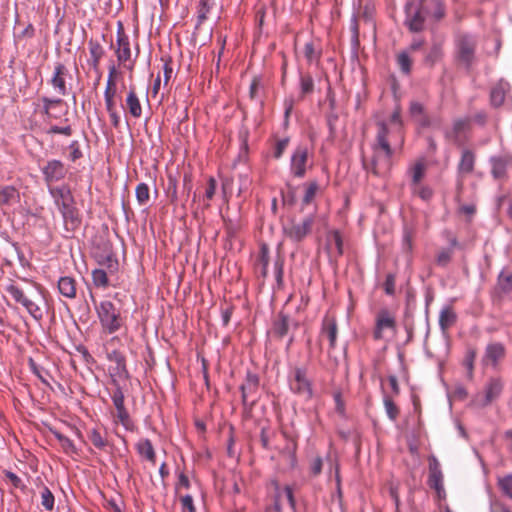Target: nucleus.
<instances>
[{
    "instance_id": "1",
    "label": "nucleus",
    "mask_w": 512,
    "mask_h": 512,
    "mask_svg": "<svg viewBox=\"0 0 512 512\" xmlns=\"http://www.w3.org/2000/svg\"><path fill=\"white\" fill-rule=\"evenodd\" d=\"M377 134L375 142L372 145L373 156L368 163L363 158V167L376 176H383L387 174L392 167L393 149L389 140L391 133L388 125L380 121L377 123Z\"/></svg>"
},
{
    "instance_id": "2",
    "label": "nucleus",
    "mask_w": 512,
    "mask_h": 512,
    "mask_svg": "<svg viewBox=\"0 0 512 512\" xmlns=\"http://www.w3.org/2000/svg\"><path fill=\"white\" fill-rule=\"evenodd\" d=\"M30 289H23L16 284H10L6 287V292L19 304H21L27 312L35 319L43 318V309L41 304L44 303L42 288L30 282Z\"/></svg>"
},
{
    "instance_id": "3",
    "label": "nucleus",
    "mask_w": 512,
    "mask_h": 512,
    "mask_svg": "<svg viewBox=\"0 0 512 512\" xmlns=\"http://www.w3.org/2000/svg\"><path fill=\"white\" fill-rule=\"evenodd\" d=\"M476 37L467 33H458L455 37V59L466 70H470L476 61Z\"/></svg>"
},
{
    "instance_id": "4",
    "label": "nucleus",
    "mask_w": 512,
    "mask_h": 512,
    "mask_svg": "<svg viewBox=\"0 0 512 512\" xmlns=\"http://www.w3.org/2000/svg\"><path fill=\"white\" fill-rule=\"evenodd\" d=\"M290 390L305 400L313 397V384L307 375V369L295 367L289 378Z\"/></svg>"
},
{
    "instance_id": "5",
    "label": "nucleus",
    "mask_w": 512,
    "mask_h": 512,
    "mask_svg": "<svg viewBox=\"0 0 512 512\" xmlns=\"http://www.w3.org/2000/svg\"><path fill=\"white\" fill-rule=\"evenodd\" d=\"M96 311L102 326L109 333H114L120 329L122 325L120 312L111 301L105 300L100 302L96 306Z\"/></svg>"
},
{
    "instance_id": "6",
    "label": "nucleus",
    "mask_w": 512,
    "mask_h": 512,
    "mask_svg": "<svg viewBox=\"0 0 512 512\" xmlns=\"http://www.w3.org/2000/svg\"><path fill=\"white\" fill-rule=\"evenodd\" d=\"M314 218L307 216L302 221L291 219L283 226L284 235L293 242H301L312 231Z\"/></svg>"
},
{
    "instance_id": "7",
    "label": "nucleus",
    "mask_w": 512,
    "mask_h": 512,
    "mask_svg": "<svg viewBox=\"0 0 512 512\" xmlns=\"http://www.w3.org/2000/svg\"><path fill=\"white\" fill-rule=\"evenodd\" d=\"M298 327V322L291 319V317L285 314L283 311L279 312L275 317L271 333L277 339H283L286 336H289L288 346L292 344L294 341V336L289 334L291 328L296 329Z\"/></svg>"
},
{
    "instance_id": "8",
    "label": "nucleus",
    "mask_w": 512,
    "mask_h": 512,
    "mask_svg": "<svg viewBox=\"0 0 512 512\" xmlns=\"http://www.w3.org/2000/svg\"><path fill=\"white\" fill-rule=\"evenodd\" d=\"M503 381L500 377H491L484 387V394L477 395L475 399L476 405L486 407L496 400L503 391Z\"/></svg>"
},
{
    "instance_id": "9",
    "label": "nucleus",
    "mask_w": 512,
    "mask_h": 512,
    "mask_svg": "<svg viewBox=\"0 0 512 512\" xmlns=\"http://www.w3.org/2000/svg\"><path fill=\"white\" fill-rule=\"evenodd\" d=\"M396 318L392 312L388 309H381L375 317V327L373 330V338L378 341L383 339L384 331L391 330L392 332L396 331Z\"/></svg>"
},
{
    "instance_id": "10",
    "label": "nucleus",
    "mask_w": 512,
    "mask_h": 512,
    "mask_svg": "<svg viewBox=\"0 0 512 512\" xmlns=\"http://www.w3.org/2000/svg\"><path fill=\"white\" fill-rule=\"evenodd\" d=\"M472 128L471 117H459L453 120L452 127L445 132V137L454 144L461 145L466 133Z\"/></svg>"
},
{
    "instance_id": "11",
    "label": "nucleus",
    "mask_w": 512,
    "mask_h": 512,
    "mask_svg": "<svg viewBox=\"0 0 512 512\" xmlns=\"http://www.w3.org/2000/svg\"><path fill=\"white\" fill-rule=\"evenodd\" d=\"M429 462V475H428V485L431 489H434L439 497H442L444 494V486H443V473L441 470L440 463L438 459L431 455L428 458Z\"/></svg>"
},
{
    "instance_id": "12",
    "label": "nucleus",
    "mask_w": 512,
    "mask_h": 512,
    "mask_svg": "<svg viewBox=\"0 0 512 512\" xmlns=\"http://www.w3.org/2000/svg\"><path fill=\"white\" fill-rule=\"evenodd\" d=\"M491 174L496 180H504L512 170V155L503 154L490 159Z\"/></svg>"
},
{
    "instance_id": "13",
    "label": "nucleus",
    "mask_w": 512,
    "mask_h": 512,
    "mask_svg": "<svg viewBox=\"0 0 512 512\" xmlns=\"http://www.w3.org/2000/svg\"><path fill=\"white\" fill-rule=\"evenodd\" d=\"M406 14V24L413 32H419L423 30L426 18L430 17L429 15L425 14V11L420 5L416 6L413 4H407Z\"/></svg>"
},
{
    "instance_id": "14",
    "label": "nucleus",
    "mask_w": 512,
    "mask_h": 512,
    "mask_svg": "<svg viewBox=\"0 0 512 512\" xmlns=\"http://www.w3.org/2000/svg\"><path fill=\"white\" fill-rule=\"evenodd\" d=\"M506 356V348L500 342L489 343L485 348L482 362L485 365H491L496 368L501 360Z\"/></svg>"
},
{
    "instance_id": "15",
    "label": "nucleus",
    "mask_w": 512,
    "mask_h": 512,
    "mask_svg": "<svg viewBox=\"0 0 512 512\" xmlns=\"http://www.w3.org/2000/svg\"><path fill=\"white\" fill-rule=\"evenodd\" d=\"M42 173L46 183L51 184L62 180L65 177L67 170L60 160L54 159L47 162V164L42 168Z\"/></svg>"
},
{
    "instance_id": "16",
    "label": "nucleus",
    "mask_w": 512,
    "mask_h": 512,
    "mask_svg": "<svg viewBox=\"0 0 512 512\" xmlns=\"http://www.w3.org/2000/svg\"><path fill=\"white\" fill-rule=\"evenodd\" d=\"M308 160V149L305 146H298L291 158V172L295 177L302 178L306 173Z\"/></svg>"
},
{
    "instance_id": "17",
    "label": "nucleus",
    "mask_w": 512,
    "mask_h": 512,
    "mask_svg": "<svg viewBox=\"0 0 512 512\" xmlns=\"http://www.w3.org/2000/svg\"><path fill=\"white\" fill-rule=\"evenodd\" d=\"M337 335L338 326L336 319L333 316L326 315L322 321L320 337H326L329 341V347L334 349L336 347Z\"/></svg>"
},
{
    "instance_id": "18",
    "label": "nucleus",
    "mask_w": 512,
    "mask_h": 512,
    "mask_svg": "<svg viewBox=\"0 0 512 512\" xmlns=\"http://www.w3.org/2000/svg\"><path fill=\"white\" fill-rule=\"evenodd\" d=\"M326 249L330 259H337L343 255V239L339 231L335 230L327 235Z\"/></svg>"
},
{
    "instance_id": "19",
    "label": "nucleus",
    "mask_w": 512,
    "mask_h": 512,
    "mask_svg": "<svg viewBox=\"0 0 512 512\" xmlns=\"http://www.w3.org/2000/svg\"><path fill=\"white\" fill-rule=\"evenodd\" d=\"M65 228L68 231H75L81 225V217L75 203L60 208Z\"/></svg>"
},
{
    "instance_id": "20",
    "label": "nucleus",
    "mask_w": 512,
    "mask_h": 512,
    "mask_svg": "<svg viewBox=\"0 0 512 512\" xmlns=\"http://www.w3.org/2000/svg\"><path fill=\"white\" fill-rule=\"evenodd\" d=\"M117 45L116 50L117 59L120 63H126L131 57L130 43L127 35L124 33L122 24H119L117 32Z\"/></svg>"
},
{
    "instance_id": "21",
    "label": "nucleus",
    "mask_w": 512,
    "mask_h": 512,
    "mask_svg": "<svg viewBox=\"0 0 512 512\" xmlns=\"http://www.w3.org/2000/svg\"><path fill=\"white\" fill-rule=\"evenodd\" d=\"M68 73L67 68L62 63H57L54 68V74L51 79V85L58 91L61 96L67 94L66 88V75Z\"/></svg>"
},
{
    "instance_id": "22",
    "label": "nucleus",
    "mask_w": 512,
    "mask_h": 512,
    "mask_svg": "<svg viewBox=\"0 0 512 512\" xmlns=\"http://www.w3.org/2000/svg\"><path fill=\"white\" fill-rule=\"evenodd\" d=\"M476 156L470 149H463L458 163V174L460 177L470 175L474 171Z\"/></svg>"
},
{
    "instance_id": "23",
    "label": "nucleus",
    "mask_w": 512,
    "mask_h": 512,
    "mask_svg": "<svg viewBox=\"0 0 512 512\" xmlns=\"http://www.w3.org/2000/svg\"><path fill=\"white\" fill-rule=\"evenodd\" d=\"M435 20H440L445 16V6L443 0H421L419 4Z\"/></svg>"
},
{
    "instance_id": "24",
    "label": "nucleus",
    "mask_w": 512,
    "mask_h": 512,
    "mask_svg": "<svg viewBox=\"0 0 512 512\" xmlns=\"http://www.w3.org/2000/svg\"><path fill=\"white\" fill-rule=\"evenodd\" d=\"M510 91V84L505 80L498 81L490 92L491 105L499 107L504 103L506 94Z\"/></svg>"
},
{
    "instance_id": "25",
    "label": "nucleus",
    "mask_w": 512,
    "mask_h": 512,
    "mask_svg": "<svg viewBox=\"0 0 512 512\" xmlns=\"http://www.w3.org/2000/svg\"><path fill=\"white\" fill-rule=\"evenodd\" d=\"M259 387V378L256 374L247 373L246 379L244 383L241 385L240 389L242 392V401L243 404H247L249 396L255 394Z\"/></svg>"
},
{
    "instance_id": "26",
    "label": "nucleus",
    "mask_w": 512,
    "mask_h": 512,
    "mask_svg": "<svg viewBox=\"0 0 512 512\" xmlns=\"http://www.w3.org/2000/svg\"><path fill=\"white\" fill-rule=\"evenodd\" d=\"M50 192L52 196L55 198V202L58 205L59 209L65 207L66 205L69 206L75 203L74 197L67 186L51 189Z\"/></svg>"
},
{
    "instance_id": "27",
    "label": "nucleus",
    "mask_w": 512,
    "mask_h": 512,
    "mask_svg": "<svg viewBox=\"0 0 512 512\" xmlns=\"http://www.w3.org/2000/svg\"><path fill=\"white\" fill-rule=\"evenodd\" d=\"M88 48L90 52L89 64L95 71H98L100 60L104 55V49L98 41L93 39L89 40Z\"/></svg>"
},
{
    "instance_id": "28",
    "label": "nucleus",
    "mask_w": 512,
    "mask_h": 512,
    "mask_svg": "<svg viewBox=\"0 0 512 512\" xmlns=\"http://www.w3.org/2000/svg\"><path fill=\"white\" fill-rule=\"evenodd\" d=\"M20 200V193L14 186L0 188V206H10Z\"/></svg>"
},
{
    "instance_id": "29",
    "label": "nucleus",
    "mask_w": 512,
    "mask_h": 512,
    "mask_svg": "<svg viewBox=\"0 0 512 512\" xmlns=\"http://www.w3.org/2000/svg\"><path fill=\"white\" fill-rule=\"evenodd\" d=\"M107 358L109 361L115 363L114 372L118 376H128V371L126 368V361L123 354L118 350H113L107 354Z\"/></svg>"
},
{
    "instance_id": "30",
    "label": "nucleus",
    "mask_w": 512,
    "mask_h": 512,
    "mask_svg": "<svg viewBox=\"0 0 512 512\" xmlns=\"http://www.w3.org/2000/svg\"><path fill=\"white\" fill-rule=\"evenodd\" d=\"M58 290L64 297L73 299L76 297V281L69 276L61 277L58 281Z\"/></svg>"
},
{
    "instance_id": "31",
    "label": "nucleus",
    "mask_w": 512,
    "mask_h": 512,
    "mask_svg": "<svg viewBox=\"0 0 512 512\" xmlns=\"http://www.w3.org/2000/svg\"><path fill=\"white\" fill-rule=\"evenodd\" d=\"M126 108L134 118H140L142 115V107L134 88H131L126 97Z\"/></svg>"
},
{
    "instance_id": "32",
    "label": "nucleus",
    "mask_w": 512,
    "mask_h": 512,
    "mask_svg": "<svg viewBox=\"0 0 512 512\" xmlns=\"http://www.w3.org/2000/svg\"><path fill=\"white\" fill-rule=\"evenodd\" d=\"M426 172V164L424 160H418L408 169V173L411 176V186H417L424 178Z\"/></svg>"
},
{
    "instance_id": "33",
    "label": "nucleus",
    "mask_w": 512,
    "mask_h": 512,
    "mask_svg": "<svg viewBox=\"0 0 512 512\" xmlns=\"http://www.w3.org/2000/svg\"><path fill=\"white\" fill-rule=\"evenodd\" d=\"M443 57V49L441 43H434L429 50L427 51L424 57V63L433 67L437 62H439Z\"/></svg>"
},
{
    "instance_id": "34",
    "label": "nucleus",
    "mask_w": 512,
    "mask_h": 512,
    "mask_svg": "<svg viewBox=\"0 0 512 512\" xmlns=\"http://www.w3.org/2000/svg\"><path fill=\"white\" fill-rule=\"evenodd\" d=\"M137 450L141 456L145 457L150 462L155 463V451L150 440L144 439L140 441L137 444Z\"/></svg>"
},
{
    "instance_id": "35",
    "label": "nucleus",
    "mask_w": 512,
    "mask_h": 512,
    "mask_svg": "<svg viewBox=\"0 0 512 512\" xmlns=\"http://www.w3.org/2000/svg\"><path fill=\"white\" fill-rule=\"evenodd\" d=\"M496 289L499 293L508 294L512 291V273L501 272L498 276Z\"/></svg>"
},
{
    "instance_id": "36",
    "label": "nucleus",
    "mask_w": 512,
    "mask_h": 512,
    "mask_svg": "<svg viewBox=\"0 0 512 512\" xmlns=\"http://www.w3.org/2000/svg\"><path fill=\"white\" fill-rule=\"evenodd\" d=\"M383 403L387 416L389 417L390 420L395 421L399 416L400 410L394 403L392 397L389 395H384Z\"/></svg>"
},
{
    "instance_id": "37",
    "label": "nucleus",
    "mask_w": 512,
    "mask_h": 512,
    "mask_svg": "<svg viewBox=\"0 0 512 512\" xmlns=\"http://www.w3.org/2000/svg\"><path fill=\"white\" fill-rule=\"evenodd\" d=\"M456 321V315L450 308H445L439 316V324L443 330L452 326Z\"/></svg>"
},
{
    "instance_id": "38",
    "label": "nucleus",
    "mask_w": 512,
    "mask_h": 512,
    "mask_svg": "<svg viewBox=\"0 0 512 512\" xmlns=\"http://www.w3.org/2000/svg\"><path fill=\"white\" fill-rule=\"evenodd\" d=\"M414 231L409 226H404L402 237L403 251L409 254L413 248Z\"/></svg>"
},
{
    "instance_id": "39",
    "label": "nucleus",
    "mask_w": 512,
    "mask_h": 512,
    "mask_svg": "<svg viewBox=\"0 0 512 512\" xmlns=\"http://www.w3.org/2000/svg\"><path fill=\"white\" fill-rule=\"evenodd\" d=\"M390 123L394 126V132L398 135L400 146H402L404 140L402 135V120L399 108H396L390 116Z\"/></svg>"
},
{
    "instance_id": "40",
    "label": "nucleus",
    "mask_w": 512,
    "mask_h": 512,
    "mask_svg": "<svg viewBox=\"0 0 512 512\" xmlns=\"http://www.w3.org/2000/svg\"><path fill=\"white\" fill-rule=\"evenodd\" d=\"M166 195L172 204H176L178 200V194H177V181L176 179L169 175L167 180V187H166Z\"/></svg>"
},
{
    "instance_id": "41",
    "label": "nucleus",
    "mask_w": 512,
    "mask_h": 512,
    "mask_svg": "<svg viewBox=\"0 0 512 512\" xmlns=\"http://www.w3.org/2000/svg\"><path fill=\"white\" fill-rule=\"evenodd\" d=\"M92 280L95 286L106 288L109 285L107 273L103 269L92 271Z\"/></svg>"
},
{
    "instance_id": "42",
    "label": "nucleus",
    "mask_w": 512,
    "mask_h": 512,
    "mask_svg": "<svg viewBox=\"0 0 512 512\" xmlns=\"http://www.w3.org/2000/svg\"><path fill=\"white\" fill-rule=\"evenodd\" d=\"M41 505L47 511H52L54 508V495L46 486H44L41 491Z\"/></svg>"
},
{
    "instance_id": "43",
    "label": "nucleus",
    "mask_w": 512,
    "mask_h": 512,
    "mask_svg": "<svg viewBox=\"0 0 512 512\" xmlns=\"http://www.w3.org/2000/svg\"><path fill=\"white\" fill-rule=\"evenodd\" d=\"M300 87L302 97L312 93L314 90V81L312 76L309 74H302L300 76Z\"/></svg>"
},
{
    "instance_id": "44",
    "label": "nucleus",
    "mask_w": 512,
    "mask_h": 512,
    "mask_svg": "<svg viewBox=\"0 0 512 512\" xmlns=\"http://www.w3.org/2000/svg\"><path fill=\"white\" fill-rule=\"evenodd\" d=\"M498 486L505 496L512 499V473L499 478Z\"/></svg>"
},
{
    "instance_id": "45",
    "label": "nucleus",
    "mask_w": 512,
    "mask_h": 512,
    "mask_svg": "<svg viewBox=\"0 0 512 512\" xmlns=\"http://www.w3.org/2000/svg\"><path fill=\"white\" fill-rule=\"evenodd\" d=\"M136 198L139 204L145 205L149 201L150 190L147 184L140 183L137 185L136 190Z\"/></svg>"
},
{
    "instance_id": "46",
    "label": "nucleus",
    "mask_w": 512,
    "mask_h": 512,
    "mask_svg": "<svg viewBox=\"0 0 512 512\" xmlns=\"http://www.w3.org/2000/svg\"><path fill=\"white\" fill-rule=\"evenodd\" d=\"M397 64L399 65L401 71L405 74H409L411 71V59L409 57L408 51L400 52L397 55Z\"/></svg>"
},
{
    "instance_id": "47",
    "label": "nucleus",
    "mask_w": 512,
    "mask_h": 512,
    "mask_svg": "<svg viewBox=\"0 0 512 512\" xmlns=\"http://www.w3.org/2000/svg\"><path fill=\"white\" fill-rule=\"evenodd\" d=\"M96 258L100 265H105L110 269L117 266V260L110 250H105L103 255H97Z\"/></svg>"
},
{
    "instance_id": "48",
    "label": "nucleus",
    "mask_w": 512,
    "mask_h": 512,
    "mask_svg": "<svg viewBox=\"0 0 512 512\" xmlns=\"http://www.w3.org/2000/svg\"><path fill=\"white\" fill-rule=\"evenodd\" d=\"M319 190V185L317 181H311L307 184L305 194L303 196V204L307 205L311 203V201L314 199L317 191Z\"/></svg>"
},
{
    "instance_id": "49",
    "label": "nucleus",
    "mask_w": 512,
    "mask_h": 512,
    "mask_svg": "<svg viewBox=\"0 0 512 512\" xmlns=\"http://www.w3.org/2000/svg\"><path fill=\"white\" fill-rule=\"evenodd\" d=\"M53 434L57 438V440L59 441L62 448L65 450V452H67V453H75L76 452V448H75L73 442L68 437H66L65 435H63L62 433H60L58 431H53Z\"/></svg>"
},
{
    "instance_id": "50",
    "label": "nucleus",
    "mask_w": 512,
    "mask_h": 512,
    "mask_svg": "<svg viewBox=\"0 0 512 512\" xmlns=\"http://www.w3.org/2000/svg\"><path fill=\"white\" fill-rule=\"evenodd\" d=\"M475 358H476V350L473 348L468 349L467 353L465 355L464 361H463V365L465 366V368L468 371L469 378H471L473 375Z\"/></svg>"
},
{
    "instance_id": "51",
    "label": "nucleus",
    "mask_w": 512,
    "mask_h": 512,
    "mask_svg": "<svg viewBox=\"0 0 512 512\" xmlns=\"http://www.w3.org/2000/svg\"><path fill=\"white\" fill-rule=\"evenodd\" d=\"M88 437L91 443L99 449H104L107 445L106 439L96 429L91 430Z\"/></svg>"
},
{
    "instance_id": "52",
    "label": "nucleus",
    "mask_w": 512,
    "mask_h": 512,
    "mask_svg": "<svg viewBox=\"0 0 512 512\" xmlns=\"http://www.w3.org/2000/svg\"><path fill=\"white\" fill-rule=\"evenodd\" d=\"M452 250L451 249H442L436 255V263L439 266L445 267L451 261L452 258Z\"/></svg>"
},
{
    "instance_id": "53",
    "label": "nucleus",
    "mask_w": 512,
    "mask_h": 512,
    "mask_svg": "<svg viewBox=\"0 0 512 512\" xmlns=\"http://www.w3.org/2000/svg\"><path fill=\"white\" fill-rule=\"evenodd\" d=\"M116 75H117V70H116L115 66L113 65L109 68V74H108L106 89H105L104 93H116V82H115Z\"/></svg>"
},
{
    "instance_id": "54",
    "label": "nucleus",
    "mask_w": 512,
    "mask_h": 512,
    "mask_svg": "<svg viewBox=\"0 0 512 512\" xmlns=\"http://www.w3.org/2000/svg\"><path fill=\"white\" fill-rule=\"evenodd\" d=\"M304 55L309 62H313L320 58V51L315 49L313 42H308L304 46Z\"/></svg>"
},
{
    "instance_id": "55",
    "label": "nucleus",
    "mask_w": 512,
    "mask_h": 512,
    "mask_svg": "<svg viewBox=\"0 0 512 512\" xmlns=\"http://www.w3.org/2000/svg\"><path fill=\"white\" fill-rule=\"evenodd\" d=\"M283 265L284 261L281 257H277V259L274 262V272H275V278L277 281L278 286H282L283 284Z\"/></svg>"
},
{
    "instance_id": "56",
    "label": "nucleus",
    "mask_w": 512,
    "mask_h": 512,
    "mask_svg": "<svg viewBox=\"0 0 512 512\" xmlns=\"http://www.w3.org/2000/svg\"><path fill=\"white\" fill-rule=\"evenodd\" d=\"M412 189L414 194L418 195L421 199L425 201L429 200L433 195L432 189L427 186L417 185L413 186Z\"/></svg>"
},
{
    "instance_id": "57",
    "label": "nucleus",
    "mask_w": 512,
    "mask_h": 512,
    "mask_svg": "<svg viewBox=\"0 0 512 512\" xmlns=\"http://www.w3.org/2000/svg\"><path fill=\"white\" fill-rule=\"evenodd\" d=\"M183 512H196V507L193 503L191 495L187 494L180 497Z\"/></svg>"
},
{
    "instance_id": "58",
    "label": "nucleus",
    "mask_w": 512,
    "mask_h": 512,
    "mask_svg": "<svg viewBox=\"0 0 512 512\" xmlns=\"http://www.w3.org/2000/svg\"><path fill=\"white\" fill-rule=\"evenodd\" d=\"M395 282H396V276L393 273H389L386 276L385 282H384V290L386 294L393 295L395 293Z\"/></svg>"
},
{
    "instance_id": "59",
    "label": "nucleus",
    "mask_w": 512,
    "mask_h": 512,
    "mask_svg": "<svg viewBox=\"0 0 512 512\" xmlns=\"http://www.w3.org/2000/svg\"><path fill=\"white\" fill-rule=\"evenodd\" d=\"M113 404L117 409L125 407L124 405V394L120 387H117L112 394Z\"/></svg>"
},
{
    "instance_id": "60",
    "label": "nucleus",
    "mask_w": 512,
    "mask_h": 512,
    "mask_svg": "<svg viewBox=\"0 0 512 512\" xmlns=\"http://www.w3.org/2000/svg\"><path fill=\"white\" fill-rule=\"evenodd\" d=\"M208 2H209V0H200L199 1L198 24H201L206 19V15L210 9Z\"/></svg>"
},
{
    "instance_id": "61",
    "label": "nucleus",
    "mask_w": 512,
    "mask_h": 512,
    "mask_svg": "<svg viewBox=\"0 0 512 512\" xmlns=\"http://www.w3.org/2000/svg\"><path fill=\"white\" fill-rule=\"evenodd\" d=\"M323 466L322 458L317 456L315 457L310 464V472L313 476H317L321 473Z\"/></svg>"
},
{
    "instance_id": "62",
    "label": "nucleus",
    "mask_w": 512,
    "mask_h": 512,
    "mask_svg": "<svg viewBox=\"0 0 512 512\" xmlns=\"http://www.w3.org/2000/svg\"><path fill=\"white\" fill-rule=\"evenodd\" d=\"M4 474H5V477L10 481V483L15 488L23 489L25 487L22 483V480L15 473H13L11 471H5Z\"/></svg>"
},
{
    "instance_id": "63",
    "label": "nucleus",
    "mask_w": 512,
    "mask_h": 512,
    "mask_svg": "<svg viewBox=\"0 0 512 512\" xmlns=\"http://www.w3.org/2000/svg\"><path fill=\"white\" fill-rule=\"evenodd\" d=\"M117 418L123 426L128 427L130 423V417L125 407L117 409Z\"/></svg>"
},
{
    "instance_id": "64",
    "label": "nucleus",
    "mask_w": 512,
    "mask_h": 512,
    "mask_svg": "<svg viewBox=\"0 0 512 512\" xmlns=\"http://www.w3.org/2000/svg\"><path fill=\"white\" fill-rule=\"evenodd\" d=\"M490 512H511L509 507L500 501H494L490 505Z\"/></svg>"
}]
</instances>
